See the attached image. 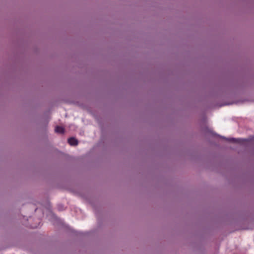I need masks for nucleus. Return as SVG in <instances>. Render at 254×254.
Returning a JSON list of instances; mask_svg holds the SVG:
<instances>
[{
  "instance_id": "39448f33",
  "label": "nucleus",
  "mask_w": 254,
  "mask_h": 254,
  "mask_svg": "<svg viewBox=\"0 0 254 254\" xmlns=\"http://www.w3.org/2000/svg\"><path fill=\"white\" fill-rule=\"evenodd\" d=\"M82 234H83V233H79V235H82Z\"/></svg>"
},
{
  "instance_id": "7ed1b4c3",
  "label": "nucleus",
  "mask_w": 254,
  "mask_h": 254,
  "mask_svg": "<svg viewBox=\"0 0 254 254\" xmlns=\"http://www.w3.org/2000/svg\"><path fill=\"white\" fill-rule=\"evenodd\" d=\"M26 227H30L32 229L37 228L38 227V225H30L28 224H25Z\"/></svg>"
},
{
  "instance_id": "20e7f679",
  "label": "nucleus",
  "mask_w": 254,
  "mask_h": 254,
  "mask_svg": "<svg viewBox=\"0 0 254 254\" xmlns=\"http://www.w3.org/2000/svg\"><path fill=\"white\" fill-rule=\"evenodd\" d=\"M231 141H232L234 142H237V143H242V139H235V138H231L229 139Z\"/></svg>"
},
{
  "instance_id": "f257e3e1",
  "label": "nucleus",
  "mask_w": 254,
  "mask_h": 254,
  "mask_svg": "<svg viewBox=\"0 0 254 254\" xmlns=\"http://www.w3.org/2000/svg\"><path fill=\"white\" fill-rule=\"evenodd\" d=\"M68 143L72 146L77 145L78 143L77 139L73 137H71L68 139Z\"/></svg>"
},
{
  "instance_id": "f03ea898",
  "label": "nucleus",
  "mask_w": 254,
  "mask_h": 254,
  "mask_svg": "<svg viewBox=\"0 0 254 254\" xmlns=\"http://www.w3.org/2000/svg\"><path fill=\"white\" fill-rule=\"evenodd\" d=\"M55 131L56 132L61 134H64V128L63 127L57 126L56 127Z\"/></svg>"
}]
</instances>
